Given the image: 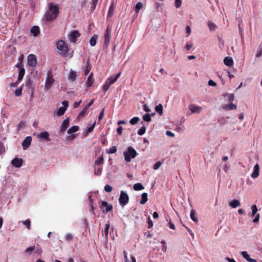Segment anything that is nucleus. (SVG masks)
Wrapping results in <instances>:
<instances>
[{"instance_id":"nucleus-1","label":"nucleus","mask_w":262,"mask_h":262,"mask_svg":"<svg viewBox=\"0 0 262 262\" xmlns=\"http://www.w3.org/2000/svg\"><path fill=\"white\" fill-rule=\"evenodd\" d=\"M59 14V8L57 5L50 3L49 5V10L45 14V18L48 21L56 19Z\"/></svg>"},{"instance_id":"nucleus-2","label":"nucleus","mask_w":262,"mask_h":262,"mask_svg":"<svg viewBox=\"0 0 262 262\" xmlns=\"http://www.w3.org/2000/svg\"><path fill=\"white\" fill-rule=\"evenodd\" d=\"M56 47L59 51V54L63 57H66L69 52V48L67 43L62 40H59L56 42Z\"/></svg>"},{"instance_id":"nucleus-3","label":"nucleus","mask_w":262,"mask_h":262,"mask_svg":"<svg viewBox=\"0 0 262 262\" xmlns=\"http://www.w3.org/2000/svg\"><path fill=\"white\" fill-rule=\"evenodd\" d=\"M123 155L125 161L129 162L131 161L132 159L137 156V152L134 148L130 146L127 148V151L123 152Z\"/></svg>"},{"instance_id":"nucleus-4","label":"nucleus","mask_w":262,"mask_h":262,"mask_svg":"<svg viewBox=\"0 0 262 262\" xmlns=\"http://www.w3.org/2000/svg\"><path fill=\"white\" fill-rule=\"evenodd\" d=\"M129 201V196L126 192L124 191H121L119 198V202L122 206H125Z\"/></svg>"},{"instance_id":"nucleus-5","label":"nucleus","mask_w":262,"mask_h":262,"mask_svg":"<svg viewBox=\"0 0 262 262\" xmlns=\"http://www.w3.org/2000/svg\"><path fill=\"white\" fill-rule=\"evenodd\" d=\"M54 81L52 71H49L47 73V77L45 83L46 88L47 89H50L54 82Z\"/></svg>"},{"instance_id":"nucleus-6","label":"nucleus","mask_w":262,"mask_h":262,"mask_svg":"<svg viewBox=\"0 0 262 262\" xmlns=\"http://www.w3.org/2000/svg\"><path fill=\"white\" fill-rule=\"evenodd\" d=\"M80 34L77 30H73L68 35V38L70 42L75 43L79 37Z\"/></svg>"},{"instance_id":"nucleus-7","label":"nucleus","mask_w":262,"mask_h":262,"mask_svg":"<svg viewBox=\"0 0 262 262\" xmlns=\"http://www.w3.org/2000/svg\"><path fill=\"white\" fill-rule=\"evenodd\" d=\"M100 207L102 210L103 212H108L111 211L113 209V206L111 204H109L106 201H101L100 204Z\"/></svg>"},{"instance_id":"nucleus-8","label":"nucleus","mask_w":262,"mask_h":262,"mask_svg":"<svg viewBox=\"0 0 262 262\" xmlns=\"http://www.w3.org/2000/svg\"><path fill=\"white\" fill-rule=\"evenodd\" d=\"M28 64L30 67H35L37 64V58L34 54H30L27 59Z\"/></svg>"},{"instance_id":"nucleus-9","label":"nucleus","mask_w":262,"mask_h":262,"mask_svg":"<svg viewBox=\"0 0 262 262\" xmlns=\"http://www.w3.org/2000/svg\"><path fill=\"white\" fill-rule=\"evenodd\" d=\"M111 37V30L109 29L108 26L106 30V32L104 35V44L107 46L110 42Z\"/></svg>"},{"instance_id":"nucleus-10","label":"nucleus","mask_w":262,"mask_h":262,"mask_svg":"<svg viewBox=\"0 0 262 262\" xmlns=\"http://www.w3.org/2000/svg\"><path fill=\"white\" fill-rule=\"evenodd\" d=\"M23 160L21 158H15L11 161L12 165L15 167L19 168L21 166Z\"/></svg>"},{"instance_id":"nucleus-11","label":"nucleus","mask_w":262,"mask_h":262,"mask_svg":"<svg viewBox=\"0 0 262 262\" xmlns=\"http://www.w3.org/2000/svg\"><path fill=\"white\" fill-rule=\"evenodd\" d=\"M31 141H32L31 137L28 136V137H26L21 144L22 146L23 147V149L25 150L27 148H28V147L29 146V145L31 144Z\"/></svg>"},{"instance_id":"nucleus-12","label":"nucleus","mask_w":262,"mask_h":262,"mask_svg":"<svg viewBox=\"0 0 262 262\" xmlns=\"http://www.w3.org/2000/svg\"><path fill=\"white\" fill-rule=\"evenodd\" d=\"M189 110L192 113H198L202 110V107L191 104L189 105Z\"/></svg>"},{"instance_id":"nucleus-13","label":"nucleus","mask_w":262,"mask_h":262,"mask_svg":"<svg viewBox=\"0 0 262 262\" xmlns=\"http://www.w3.org/2000/svg\"><path fill=\"white\" fill-rule=\"evenodd\" d=\"M259 173V166L258 164H256L253 168V171L251 174V177L253 179L257 178Z\"/></svg>"},{"instance_id":"nucleus-14","label":"nucleus","mask_w":262,"mask_h":262,"mask_svg":"<svg viewBox=\"0 0 262 262\" xmlns=\"http://www.w3.org/2000/svg\"><path fill=\"white\" fill-rule=\"evenodd\" d=\"M49 134L48 132L45 131L40 133L38 135V138L43 139L47 141H50V138L49 137Z\"/></svg>"},{"instance_id":"nucleus-15","label":"nucleus","mask_w":262,"mask_h":262,"mask_svg":"<svg viewBox=\"0 0 262 262\" xmlns=\"http://www.w3.org/2000/svg\"><path fill=\"white\" fill-rule=\"evenodd\" d=\"M70 123V119L69 118H66L63 120L61 126V132L63 133L68 128Z\"/></svg>"},{"instance_id":"nucleus-16","label":"nucleus","mask_w":262,"mask_h":262,"mask_svg":"<svg viewBox=\"0 0 262 262\" xmlns=\"http://www.w3.org/2000/svg\"><path fill=\"white\" fill-rule=\"evenodd\" d=\"M121 75V72L118 73L114 77H110V78H107L106 81L108 82V83L111 85L115 83L117 79L119 78V77Z\"/></svg>"},{"instance_id":"nucleus-17","label":"nucleus","mask_w":262,"mask_h":262,"mask_svg":"<svg viewBox=\"0 0 262 262\" xmlns=\"http://www.w3.org/2000/svg\"><path fill=\"white\" fill-rule=\"evenodd\" d=\"M242 255L243 257L245 258L249 262H257V260L255 259H253L249 257V254L246 251H243L242 252Z\"/></svg>"},{"instance_id":"nucleus-18","label":"nucleus","mask_w":262,"mask_h":262,"mask_svg":"<svg viewBox=\"0 0 262 262\" xmlns=\"http://www.w3.org/2000/svg\"><path fill=\"white\" fill-rule=\"evenodd\" d=\"M31 33L34 36H37L40 33V29L39 27L36 26H33L31 29Z\"/></svg>"},{"instance_id":"nucleus-19","label":"nucleus","mask_w":262,"mask_h":262,"mask_svg":"<svg viewBox=\"0 0 262 262\" xmlns=\"http://www.w3.org/2000/svg\"><path fill=\"white\" fill-rule=\"evenodd\" d=\"M93 76V73H91L88 77V80L86 82V86L88 87L91 86L94 82V79Z\"/></svg>"},{"instance_id":"nucleus-20","label":"nucleus","mask_w":262,"mask_h":262,"mask_svg":"<svg viewBox=\"0 0 262 262\" xmlns=\"http://www.w3.org/2000/svg\"><path fill=\"white\" fill-rule=\"evenodd\" d=\"M224 63L227 66H232L233 64V59L230 57H226L224 59Z\"/></svg>"},{"instance_id":"nucleus-21","label":"nucleus","mask_w":262,"mask_h":262,"mask_svg":"<svg viewBox=\"0 0 262 262\" xmlns=\"http://www.w3.org/2000/svg\"><path fill=\"white\" fill-rule=\"evenodd\" d=\"M25 74V70L22 67L19 69L18 75L17 77L18 82H20L23 79L24 76Z\"/></svg>"},{"instance_id":"nucleus-22","label":"nucleus","mask_w":262,"mask_h":262,"mask_svg":"<svg viewBox=\"0 0 262 262\" xmlns=\"http://www.w3.org/2000/svg\"><path fill=\"white\" fill-rule=\"evenodd\" d=\"M237 106L233 103L229 104H226L223 106V109L226 110H233L236 109Z\"/></svg>"},{"instance_id":"nucleus-23","label":"nucleus","mask_w":262,"mask_h":262,"mask_svg":"<svg viewBox=\"0 0 262 262\" xmlns=\"http://www.w3.org/2000/svg\"><path fill=\"white\" fill-rule=\"evenodd\" d=\"M25 85L29 89L32 90V93L33 94V81L31 78H27L25 82Z\"/></svg>"},{"instance_id":"nucleus-24","label":"nucleus","mask_w":262,"mask_h":262,"mask_svg":"<svg viewBox=\"0 0 262 262\" xmlns=\"http://www.w3.org/2000/svg\"><path fill=\"white\" fill-rule=\"evenodd\" d=\"M98 35L94 34L90 40V43L92 47H94L96 45L97 42Z\"/></svg>"},{"instance_id":"nucleus-25","label":"nucleus","mask_w":262,"mask_h":262,"mask_svg":"<svg viewBox=\"0 0 262 262\" xmlns=\"http://www.w3.org/2000/svg\"><path fill=\"white\" fill-rule=\"evenodd\" d=\"M229 205L233 208H235L241 205V203L238 200H234L230 202Z\"/></svg>"},{"instance_id":"nucleus-26","label":"nucleus","mask_w":262,"mask_h":262,"mask_svg":"<svg viewBox=\"0 0 262 262\" xmlns=\"http://www.w3.org/2000/svg\"><path fill=\"white\" fill-rule=\"evenodd\" d=\"M147 193L146 192L143 193L141 195V200L140 202L141 204H144L148 200Z\"/></svg>"},{"instance_id":"nucleus-27","label":"nucleus","mask_w":262,"mask_h":262,"mask_svg":"<svg viewBox=\"0 0 262 262\" xmlns=\"http://www.w3.org/2000/svg\"><path fill=\"white\" fill-rule=\"evenodd\" d=\"M133 188L136 191L141 190L144 189V187L141 183H138L134 184Z\"/></svg>"},{"instance_id":"nucleus-28","label":"nucleus","mask_w":262,"mask_h":262,"mask_svg":"<svg viewBox=\"0 0 262 262\" xmlns=\"http://www.w3.org/2000/svg\"><path fill=\"white\" fill-rule=\"evenodd\" d=\"M66 111V108L63 107H60L57 111L56 115L60 117L64 115Z\"/></svg>"},{"instance_id":"nucleus-29","label":"nucleus","mask_w":262,"mask_h":262,"mask_svg":"<svg viewBox=\"0 0 262 262\" xmlns=\"http://www.w3.org/2000/svg\"><path fill=\"white\" fill-rule=\"evenodd\" d=\"M78 129H79V127L78 126L74 125V126H73L72 127H70L68 130V133L69 134H71L72 133L76 132L78 130Z\"/></svg>"},{"instance_id":"nucleus-30","label":"nucleus","mask_w":262,"mask_h":262,"mask_svg":"<svg viewBox=\"0 0 262 262\" xmlns=\"http://www.w3.org/2000/svg\"><path fill=\"white\" fill-rule=\"evenodd\" d=\"M114 10H115V6H114V4L112 3L109 8V10H108V14H107L108 17L112 16V15L114 13Z\"/></svg>"},{"instance_id":"nucleus-31","label":"nucleus","mask_w":262,"mask_h":262,"mask_svg":"<svg viewBox=\"0 0 262 262\" xmlns=\"http://www.w3.org/2000/svg\"><path fill=\"white\" fill-rule=\"evenodd\" d=\"M143 7V4L141 2H139L137 3L135 7V11L136 13H138L140 10Z\"/></svg>"},{"instance_id":"nucleus-32","label":"nucleus","mask_w":262,"mask_h":262,"mask_svg":"<svg viewBox=\"0 0 262 262\" xmlns=\"http://www.w3.org/2000/svg\"><path fill=\"white\" fill-rule=\"evenodd\" d=\"M155 110L158 113L161 115L163 114V105L161 104L156 105Z\"/></svg>"},{"instance_id":"nucleus-33","label":"nucleus","mask_w":262,"mask_h":262,"mask_svg":"<svg viewBox=\"0 0 262 262\" xmlns=\"http://www.w3.org/2000/svg\"><path fill=\"white\" fill-rule=\"evenodd\" d=\"M76 73L73 71H71L69 76V79L72 81H74L76 78Z\"/></svg>"},{"instance_id":"nucleus-34","label":"nucleus","mask_w":262,"mask_h":262,"mask_svg":"<svg viewBox=\"0 0 262 262\" xmlns=\"http://www.w3.org/2000/svg\"><path fill=\"white\" fill-rule=\"evenodd\" d=\"M88 113V109L87 107H85V108L79 113L78 115V118H81L83 117L86 114Z\"/></svg>"},{"instance_id":"nucleus-35","label":"nucleus","mask_w":262,"mask_h":262,"mask_svg":"<svg viewBox=\"0 0 262 262\" xmlns=\"http://www.w3.org/2000/svg\"><path fill=\"white\" fill-rule=\"evenodd\" d=\"M21 223L24 225L26 226L28 230L31 229V221L30 219H28L26 221H22Z\"/></svg>"},{"instance_id":"nucleus-36","label":"nucleus","mask_w":262,"mask_h":262,"mask_svg":"<svg viewBox=\"0 0 262 262\" xmlns=\"http://www.w3.org/2000/svg\"><path fill=\"white\" fill-rule=\"evenodd\" d=\"M195 210L192 209L190 211V218L191 219V220L195 222H198V219L197 218L195 217Z\"/></svg>"},{"instance_id":"nucleus-37","label":"nucleus","mask_w":262,"mask_h":262,"mask_svg":"<svg viewBox=\"0 0 262 262\" xmlns=\"http://www.w3.org/2000/svg\"><path fill=\"white\" fill-rule=\"evenodd\" d=\"M139 120H140V118L139 117H134L130 119L129 123L132 125H135L139 122Z\"/></svg>"},{"instance_id":"nucleus-38","label":"nucleus","mask_w":262,"mask_h":262,"mask_svg":"<svg viewBox=\"0 0 262 262\" xmlns=\"http://www.w3.org/2000/svg\"><path fill=\"white\" fill-rule=\"evenodd\" d=\"M208 26L211 31H214L216 28V25L211 21L208 22Z\"/></svg>"},{"instance_id":"nucleus-39","label":"nucleus","mask_w":262,"mask_h":262,"mask_svg":"<svg viewBox=\"0 0 262 262\" xmlns=\"http://www.w3.org/2000/svg\"><path fill=\"white\" fill-rule=\"evenodd\" d=\"M92 68L91 65L90 63V60H88L87 61V66L86 67V69L84 72L85 75H86L88 74V73L90 72Z\"/></svg>"},{"instance_id":"nucleus-40","label":"nucleus","mask_w":262,"mask_h":262,"mask_svg":"<svg viewBox=\"0 0 262 262\" xmlns=\"http://www.w3.org/2000/svg\"><path fill=\"white\" fill-rule=\"evenodd\" d=\"M96 122H94L93 124H92L90 127H88L86 130V134H89L91 133L93 130L95 126Z\"/></svg>"},{"instance_id":"nucleus-41","label":"nucleus","mask_w":262,"mask_h":262,"mask_svg":"<svg viewBox=\"0 0 262 262\" xmlns=\"http://www.w3.org/2000/svg\"><path fill=\"white\" fill-rule=\"evenodd\" d=\"M110 227V224H106L104 232L105 237L106 238H107V237H108V230H109Z\"/></svg>"},{"instance_id":"nucleus-42","label":"nucleus","mask_w":262,"mask_h":262,"mask_svg":"<svg viewBox=\"0 0 262 262\" xmlns=\"http://www.w3.org/2000/svg\"><path fill=\"white\" fill-rule=\"evenodd\" d=\"M6 151L5 146L4 143L0 141V155L3 154Z\"/></svg>"},{"instance_id":"nucleus-43","label":"nucleus","mask_w":262,"mask_h":262,"mask_svg":"<svg viewBox=\"0 0 262 262\" xmlns=\"http://www.w3.org/2000/svg\"><path fill=\"white\" fill-rule=\"evenodd\" d=\"M25 121H20L19 123L18 124L17 126V129L19 130H20V129L25 127Z\"/></svg>"},{"instance_id":"nucleus-44","label":"nucleus","mask_w":262,"mask_h":262,"mask_svg":"<svg viewBox=\"0 0 262 262\" xmlns=\"http://www.w3.org/2000/svg\"><path fill=\"white\" fill-rule=\"evenodd\" d=\"M104 162V159L102 155H101L99 158L95 161V163L98 165L102 164Z\"/></svg>"},{"instance_id":"nucleus-45","label":"nucleus","mask_w":262,"mask_h":262,"mask_svg":"<svg viewBox=\"0 0 262 262\" xmlns=\"http://www.w3.org/2000/svg\"><path fill=\"white\" fill-rule=\"evenodd\" d=\"M111 84L107 82V81H105V83L104 84L103 86V90L104 92H106L107 91V90L109 89L110 86Z\"/></svg>"},{"instance_id":"nucleus-46","label":"nucleus","mask_w":262,"mask_h":262,"mask_svg":"<svg viewBox=\"0 0 262 262\" xmlns=\"http://www.w3.org/2000/svg\"><path fill=\"white\" fill-rule=\"evenodd\" d=\"M251 210H252V216H254L256 212L257 211V208L256 205H253L251 206Z\"/></svg>"},{"instance_id":"nucleus-47","label":"nucleus","mask_w":262,"mask_h":262,"mask_svg":"<svg viewBox=\"0 0 262 262\" xmlns=\"http://www.w3.org/2000/svg\"><path fill=\"white\" fill-rule=\"evenodd\" d=\"M146 131V128L145 126H142L141 128H140L138 131V134L139 135L142 136L144 135Z\"/></svg>"},{"instance_id":"nucleus-48","label":"nucleus","mask_w":262,"mask_h":262,"mask_svg":"<svg viewBox=\"0 0 262 262\" xmlns=\"http://www.w3.org/2000/svg\"><path fill=\"white\" fill-rule=\"evenodd\" d=\"M143 120L145 121L149 122L151 121V116L149 114H146L143 117Z\"/></svg>"},{"instance_id":"nucleus-49","label":"nucleus","mask_w":262,"mask_h":262,"mask_svg":"<svg viewBox=\"0 0 262 262\" xmlns=\"http://www.w3.org/2000/svg\"><path fill=\"white\" fill-rule=\"evenodd\" d=\"M35 246H31L28 248L26 249V251H25V252L30 255L31 254V253L35 249Z\"/></svg>"},{"instance_id":"nucleus-50","label":"nucleus","mask_w":262,"mask_h":262,"mask_svg":"<svg viewBox=\"0 0 262 262\" xmlns=\"http://www.w3.org/2000/svg\"><path fill=\"white\" fill-rule=\"evenodd\" d=\"M98 2V0H92L91 1V8L92 10H94L96 7Z\"/></svg>"},{"instance_id":"nucleus-51","label":"nucleus","mask_w":262,"mask_h":262,"mask_svg":"<svg viewBox=\"0 0 262 262\" xmlns=\"http://www.w3.org/2000/svg\"><path fill=\"white\" fill-rule=\"evenodd\" d=\"M64 238L67 241L70 242L72 240L73 236L71 234L68 233L65 235Z\"/></svg>"},{"instance_id":"nucleus-52","label":"nucleus","mask_w":262,"mask_h":262,"mask_svg":"<svg viewBox=\"0 0 262 262\" xmlns=\"http://www.w3.org/2000/svg\"><path fill=\"white\" fill-rule=\"evenodd\" d=\"M22 94V87L17 89L15 91V95L16 96H19Z\"/></svg>"},{"instance_id":"nucleus-53","label":"nucleus","mask_w":262,"mask_h":262,"mask_svg":"<svg viewBox=\"0 0 262 262\" xmlns=\"http://www.w3.org/2000/svg\"><path fill=\"white\" fill-rule=\"evenodd\" d=\"M113 190V187L110 185H106L104 187V190L107 192H111Z\"/></svg>"},{"instance_id":"nucleus-54","label":"nucleus","mask_w":262,"mask_h":262,"mask_svg":"<svg viewBox=\"0 0 262 262\" xmlns=\"http://www.w3.org/2000/svg\"><path fill=\"white\" fill-rule=\"evenodd\" d=\"M117 151V148L116 146H112L107 151L108 154H114Z\"/></svg>"},{"instance_id":"nucleus-55","label":"nucleus","mask_w":262,"mask_h":262,"mask_svg":"<svg viewBox=\"0 0 262 262\" xmlns=\"http://www.w3.org/2000/svg\"><path fill=\"white\" fill-rule=\"evenodd\" d=\"M262 56V47H259L258 48V50L256 55V57L258 58Z\"/></svg>"},{"instance_id":"nucleus-56","label":"nucleus","mask_w":262,"mask_h":262,"mask_svg":"<svg viewBox=\"0 0 262 262\" xmlns=\"http://www.w3.org/2000/svg\"><path fill=\"white\" fill-rule=\"evenodd\" d=\"M175 6L179 8L181 6L182 0H175Z\"/></svg>"},{"instance_id":"nucleus-57","label":"nucleus","mask_w":262,"mask_h":262,"mask_svg":"<svg viewBox=\"0 0 262 262\" xmlns=\"http://www.w3.org/2000/svg\"><path fill=\"white\" fill-rule=\"evenodd\" d=\"M162 163L160 161H158L155 163L154 166V168L155 170L158 169L161 165Z\"/></svg>"},{"instance_id":"nucleus-58","label":"nucleus","mask_w":262,"mask_h":262,"mask_svg":"<svg viewBox=\"0 0 262 262\" xmlns=\"http://www.w3.org/2000/svg\"><path fill=\"white\" fill-rule=\"evenodd\" d=\"M102 168L101 167L99 168L97 170H95L94 173L97 176H99L101 174Z\"/></svg>"},{"instance_id":"nucleus-59","label":"nucleus","mask_w":262,"mask_h":262,"mask_svg":"<svg viewBox=\"0 0 262 262\" xmlns=\"http://www.w3.org/2000/svg\"><path fill=\"white\" fill-rule=\"evenodd\" d=\"M148 228L150 229L153 226L152 221L151 220L150 218L149 217L148 219Z\"/></svg>"},{"instance_id":"nucleus-60","label":"nucleus","mask_w":262,"mask_h":262,"mask_svg":"<svg viewBox=\"0 0 262 262\" xmlns=\"http://www.w3.org/2000/svg\"><path fill=\"white\" fill-rule=\"evenodd\" d=\"M169 227L170 229H171L172 230H175V229H176L175 226H174V224L172 222L171 219H169Z\"/></svg>"},{"instance_id":"nucleus-61","label":"nucleus","mask_w":262,"mask_h":262,"mask_svg":"<svg viewBox=\"0 0 262 262\" xmlns=\"http://www.w3.org/2000/svg\"><path fill=\"white\" fill-rule=\"evenodd\" d=\"M234 99V96L233 94H230L228 95V100L231 103H232V102L233 101Z\"/></svg>"},{"instance_id":"nucleus-62","label":"nucleus","mask_w":262,"mask_h":262,"mask_svg":"<svg viewBox=\"0 0 262 262\" xmlns=\"http://www.w3.org/2000/svg\"><path fill=\"white\" fill-rule=\"evenodd\" d=\"M123 255L125 259V262H130L127 257V253L126 251H123Z\"/></svg>"},{"instance_id":"nucleus-63","label":"nucleus","mask_w":262,"mask_h":262,"mask_svg":"<svg viewBox=\"0 0 262 262\" xmlns=\"http://www.w3.org/2000/svg\"><path fill=\"white\" fill-rule=\"evenodd\" d=\"M104 108H103L101 113H100L99 115V117H98V119L99 121H100L104 117Z\"/></svg>"},{"instance_id":"nucleus-64","label":"nucleus","mask_w":262,"mask_h":262,"mask_svg":"<svg viewBox=\"0 0 262 262\" xmlns=\"http://www.w3.org/2000/svg\"><path fill=\"white\" fill-rule=\"evenodd\" d=\"M123 128L122 126H120L118 127L117 129V132L118 135H121L122 134Z\"/></svg>"}]
</instances>
